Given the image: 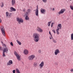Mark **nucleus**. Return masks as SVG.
Returning <instances> with one entry per match:
<instances>
[{
    "label": "nucleus",
    "mask_w": 73,
    "mask_h": 73,
    "mask_svg": "<svg viewBox=\"0 0 73 73\" xmlns=\"http://www.w3.org/2000/svg\"><path fill=\"white\" fill-rule=\"evenodd\" d=\"M35 55H32L29 56V60H33L35 58Z\"/></svg>",
    "instance_id": "nucleus-6"
},
{
    "label": "nucleus",
    "mask_w": 73,
    "mask_h": 73,
    "mask_svg": "<svg viewBox=\"0 0 73 73\" xmlns=\"http://www.w3.org/2000/svg\"><path fill=\"white\" fill-rule=\"evenodd\" d=\"M15 0H12L11 1V3L12 5H14V4H15Z\"/></svg>",
    "instance_id": "nucleus-18"
},
{
    "label": "nucleus",
    "mask_w": 73,
    "mask_h": 73,
    "mask_svg": "<svg viewBox=\"0 0 73 73\" xmlns=\"http://www.w3.org/2000/svg\"><path fill=\"white\" fill-rule=\"evenodd\" d=\"M54 8H53L52 9V10H53V11H54Z\"/></svg>",
    "instance_id": "nucleus-43"
},
{
    "label": "nucleus",
    "mask_w": 73,
    "mask_h": 73,
    "mask_svg": "<svg viewBox=\"0 0 73 73\" xmlns=\"http://www.w3.org/2000/svg\"><path fill=\"white\" fill-rule=\"evenodd\" d=\"M70 1H72V0H70Z\"/></svg>",
    "instance_id": "nucleus-47"
},
{
    "label": "nucleus",
    "mask_w": 73,
    "mask_h": 73,
    "mask_svg": "<svg viewBox=\"0 0 73 73\" xmlns=\"http://www.w3.org/2000/svg\"><path fill=\"white\" fill-rule=\"evenodd\" d=\"M38 0V1H39V0Z\"/></svg>",
    "instance_id": "nucleus-49"
},
{
    "label": "nucleus",
    "mask_w": 73,
    "mask_h": 73,
    "mask_svg": "<svg viewBox=\"0 0 73 73\" xmlns=\"http://www.w3.org/2000/svg\"><path fill=\"white\" fill-rule=\"evenodd\" d=\"M17 42L19 45H21V43L20 42V41L18 40H17Z\"/></svg>",
    "instance_id": "nucleus-22"
},
{
    "label": "nucleus",
    "mask_w": 73,
    "mask_h": 73,
    "mask_svg": "<svg viewBox=\"0 0 73 73\" xmlns=\"http://www.w3.org/2000/svg\"><path fill=\"white\" fill-rule=\"evenodd\" d=\"M52 41L53 42H54V43H56V42H57V41H56V40H55V39H54L53 38V37H52Z\"/></svg>",
    "instance_id": "nucleus-23"
},
{
    "label": "nucleus",
    "mask_w": 73,
    "mask_h": 73,
    "mask_svg": "<svg viewBox=\"0 0 73 73\" xmlns=\"http://www.w3.org/2000/svg\"><path fill=\"white\" fill-rule=\"evenodd\" d=\"M37 8L35 11V15L36 16H38V6H37Z\"/></svg>",
    "instance_id": "nucleus-10"
},
{
    "label": "nucleus",
    "mask_w": 73,
    "mask_h": 73,
    "mask_svg": "<svg viewBox=\"0 0 73 73\" xmlns=\"http://www.w3.org/2000/svg\"><path fill=\"white\" fill-rule=\"evenodd\" d=\"M44 65V62L42 61L39 64V67L40 69H42Z\"/></svg>",
    "instance_id": "nucleus-7"
},
{
    "label": "nucleus",
    "mask_w": 73,
    "mask_h": 73,
    "mask_svg": "<svg viewBox=\"0 0 73 73\" xmlns=\"http://www.w3.org/2000/svg\"><path fill=\"white\" fill-rule=\"evenodd\" d=\"M16 72L17 73H20V72L18 68L16 69Z\"/></svg>",
    "instance_id": "nucleus-24"
},
{
    "label": "nucleus",
    "mask_w": 73,
    "mask_h": 73,
    "mask_svg": "<svg viewBox=\"0 0 73 73\" xmlns=\"http://www.w3.org/2000/svg\"><path fill=\"white\" fill-rule=\"evenodd\" d=\"M23 12H25V9H24L23 10Z\"/></svg>",
    "instance_id": "nucleus-40"
},
{
    "label": "nucleus",
    "mask_w": 73,
    "mask_h": 73,
    "mask_svg": "<svg viewBox=\"0 0 73 73\" xmlns=\"http://www.w3.org/2000/svg\"><path fill=\"white\" fill-rule=\"evenodd\" d=\"M3 57H5V52H3Z\"/></svg>",
    "instance_id": "nucleus-29"
},
{
    "label": "nucleus",
    "mask_w": 73,
    "mask_h": 73,
    "mask_svg": "<svg viewBox=\"0 0 73 73\" xmlns=\"http://www.w3.org/2000/svg\"><path fill=\"white\" fill-rule=\"evenodd\" d=\"M62 29V26L61 25V24H59L58 25V27L57 29Z\"/></svg>",
    "instance_id": "nucleus-13"
},
{
    "label": "nucleus",
    "mask_w": 73,
    "mask_h": 73,
    "mask_svg": "<svg viewBox=\"0 0 73 73\" xmlns=\"http://www.w3.org/2000/svg\"><path fill=\"white\" fill-rule=\"evenodd\" d=\"M16 20L18 22L19 24H21V23H24V20L23 19L19 18V17L17 18Z\"/></svg>",
    "instance_id": "nucleus-2"
},
{
    "label": "nucleus",
    "mask_w": 73,
    "mask_h": 73,
    "mask_svg": "<svg viewBox=\"0 0 73 73\" xmlns=\"http://www.w3.org/2000/svg\"><path fill=\"white\" fill-rule=\"evenodd\" d=\"M31 9H29L27 10V11L26 12V15H28L29 13L31 12Z\"/></svg>",
    "instance_id": "nucleus-16"
},
{
    "label": "nucleus",
    "mask_w": 73,
    "mask_h": 73,
    "mask_svg": "<svg viewBox=\"0 0 73 73\" xmlns=\"http://www.w3.org/2000/svg\"><path fill=\"white\" fill-rule=\"evenodd\" d=\"M40 12L42 14H45V12H46V10L45 9H40Z\"/></svg>",
    "instance_id": "nucleus-11"
},
{
    "label": "nucleus",
    "mask_w": 73,
    "mask_h": 73,
    "mask_svg": "<svg viewBox=\"0 0 73 73\" xmlns=\"http://www.w3.org/2000/svg\"><path fill=\"white\" fill-rule=\"evenodd\" d=\"M0 23H1V19L0 18Z\"/></svg>",
    "instance_id": "nucleus-41"
},
{
    "label": "nucleus",
    "mask_w": 73,
    "mask_h": 73,
    "mask_svg": "<svg viewBox=\"0 0 73 73\" xmlns=\"http://www.w3.org/2000/svg\"><path fill=\"white\" fill-rule=\"evenodd\" d=\"M14 54L15 56H16L17 60H18V61H20L21 60V58H20V56L17 54V53L16 51L14 52Z\"/></svg>",
    "instance_id": "nucleus-4"
},
{
    "label": "nucleus",
    "mask_w": 73,
    "mask_h": 73,
    "mask_svg": "<svg viewBox=\"0 0 73 73\" xmlns=\"http://www.w3.org/2000/svg\"><path fill=\"white\" fill-rule=\"evenodd\" d=\"M1 29L2 32V33L4 36H5V30H4V28L3 26L1 27Z\"/></svg>",
    "instance_id": "nucleus-3"
},
{
    "label": "nucleus",
    "mask_w": 73,
    "mask_h": 73,
    "mask_svg": "<svg viewBox=\"0 0 73 73\" xmlns=\"http://www.w3.org/2000/svg\"><path fill=\"white\" fill-rule=\"evenodd\" d=\"M13 64V62L12 60H10L9 61V62H7V65H11Z\"/></svg>",
    "instance_id": "nucleus-12"
},
{
    "label": "nucleus",
    "mask_w": 73,
    "mask_h": 73,
    "mask_svg": "<svg viewBox=\"0 0 73 73\" xmlns=\"http://www.w3.org/2000/svg\"><path fill=\"white\" fill-rule=\"evenodd\" d=\"M34 67H35L36 68H37V63L36 62H35L34 63Z\"/></svg>",
    "instance_id": "nucleus-20"
},
{
    "label": "nucleus",
    "mask_w": 73,
    "mask_h": 73,
    "mask_svg": "<svg viewBox=\"0 0 73 73\" xmlns=\"http://www.w3.org/2000/svg\"><path fill=\"white\" fill-rule=\"evenodd\" d=\"M3 46H5V47H6V45H5V44H3Z\"/></svg>",
    "instance_id": "nucleus-38"
},
{
    "label": "nucleus",
    "mask_w": 73,
    "mask_h": 73,
    "mask_svg": "<svg viewBox=\"0 0 73 73\" xmlns=\"http://www.w3.org/2000/svg\"><path fill=\"white\" fill-rule=\"evenodd\" d=\"M60 53V51L58 49H56L55 50L54 52V54L55 56H57L58 53Z\"/></svg>",
    "instance_id": "nucleus-8"
},
{
    "label": "nucleus",
    "mask_w": 73,
    "mask_h": 73,
    "mask_svg": "<svg viewBox=\"0 0 73 73\" xmlns=\"http://www.w3.org/2000/svg\"><path fill=\"white\" fill-rule=\"evenodd\" d=\"M33 37L34 38V40L35 42H38L40 39L39 37H40V35L37 33H35L33 34Z\"/></svg>",
    "instance_id": "nucleus-1"
},
{
    "label": "nucleus",
    "mask_w": 73,
    "mask_h": 73,
    "mask_svg": "<svg viewBox=\"0 0 73 73\" xmlns=\"http://www.w3.org/2000/svg\"><path fill=\"white\" fill-rule=\"evenodd\" d=\"M41 50H38L39 53H41Z\"/></svg>",
    "instance_id": "nucleus-39"
},
{
    "label": "nucleus",
    "mask_w": 73,
    "mask_h": 73,
    "mask_svg": "<svg viewBox=\"0 0 73 73\" xmlns=\"http://www.w3.org/2000/svg\"><path fill=\"white\" fill-rule=\"evenodd\" d=\"M49 38L50 39V40H52V38L51 37H50Z\"/></svg>",
    "instance_id": "nucleus-42"
},
{
    "label": "nucleus",
    "mask_w": 73,
    "mask_h": 73,
    "mask_svg": "<svg viewBox=\"0 0 73 73\" xmlns=\"http://www.w3.org/2000/svg\"><path fill=\"white\" fill-rule=\"evenodd\" d=\"M71 40H73V33L71 35Z\"/></svg>",
    "instance_id": "nucleus-25"
},
{
    "label": "nucleus",
    "mask_w": 73,
    "mask_h": 73,
    "mask_svg": "<svg viewBox=\"0 0 73 73\" xmlns=\"http://www.w3.org/2000/svg\"><path fill=\"white\" fill-rule=\"evenodd\" d=\"M0 50H1V47L0 46Z\"/></svg>",
    "instance_id": "nucleus-44"
},
{
    "label": "nucleus",
    "mask_w": 73,
    "mask_h": 73,
    "mask_svg": "<svg viewBox=\"0 0 73 73\" xmlns=\"http://www.w3.org/2000/svg\"><path fill=\"white\" fill-rule=\"evenodd\" d=\"M50 9H51L52 10V8H50Z\"/></svg>",
    "instance_id": "nucleus-45"
},
{
    "label": "nucleus",
    "mask_w": 73,
    "mask_h": 73,
    "mask_svg": "<svg viewBox=\"0 0 73 73\" xmlns=\"http://www.w3.org/2000/svg\"><path fill=\"white\" fill-rule=\"evenodd\" d=\"M54 24V23H51V28H52V27H53V26Z\"/></svg>",
    "instance_id": "nucleus-34"
},
{
    "label": "nucleus",
    "mask_w": 73,
    "mask_h": 73,
    "mask_svg": "<svg viewBox=\"0 0 73 73\" xmlns=\"http://www.w3.org/2000/svg\"><path fill=\"white\" fill-rule=\"evenodd\" d=\"M60 29H57L56 30V33L57 34V35H59V34H60V32H59V31H58Z\"/></svg>",
    "instance_id": "nucleus-21"
},
{
    "label": "nucleus",
    "mask_w": 73,
    "mask_h": 73,
    "mask_svg": "<svg viewBox=\"0 0 73 73\" xmlns=\"http://www.w3.org/2000/svg\"><path fill=\"white\" fill-rule=\"evenodd\" d=\"M70 7L71 9L73 10V6H70Z\"/></svg>",
    "instance_id": "nucleus-31"
},
{
    "label": "nucleus",
    "mask_w": 73,
    "mask_h": 73,
    "mask_svg": "<svg viewBox=\"0 0 73 73\" xmlns=\"http://www.w3.org/2000/svg\"><path fill=\"white\" fill-rule=\"evenodd\" d=\"M24 53L25 54H28V51L27 49H25L24 51Z\"/></svg>",
    "instance_id": "nucleus-15"
},
{
    "label": "nucleus",
    "mask_w": 73,
    "mask_h": 73,
    "mask_svg": "<svg viewBox=\"0 0 73 73\" xmlns=\"http://www.w3.org/2000/svg\"><path fill=\"white\" fill-rule=\"evenodd\" d=\"M4 7V3H2V5L1 6V7Z\"/></svg>",
    "instance_id": "nucleus-35"
},
{
    "label": "nucleus",
    "mask_w": 73,
    "mask_h": 73,
    "mask_svg": "<svg viewBox=\"0 0 73 73\" xmlns=\"http://www.w3.org/2000/svg\"><path fill=\"white\" fill-rule=\"evenodd\" d=\"M10 9L12 11H14V12H15V11H16V9H15L13 7H11Z\"/></svg>",
    "instance_id": "nucleus-17"
},
{
    "label": "nucleus",
    "mask_w": 73,
    "mask_h": 73,
    "mask_svg": "<svg viewBox=\"0 0 73 73\" xmlns=\"http://www.w3.org/2000/svg\"><path fill=\"white\" fill-rule=\"evenodd\" d=\"M12 15V13H9L8 15V17H11V15Z\"/></svg>",
    "instance_id": "nucleus-28"
},
{
    "label": "nucleus",
    "mask_w": 73,
    "mask_h": 73,
    "mask_svg": "<svg viewBox=\"0 0 73 73\" xmlns=\"http://www.w3.org/2000/svg\"><path fill=\"white\" fill-rule=\"evenodd\" d=\"M49 34L50 35L51 37L52 38V37H53L52 36V34H51V33H50V31L49 32Z\"/></svg>",
    "instance_id": "nucleus-33"
},
{
    "label": "nucleus",
    "mask_w": 73,
    "mask_h": 73,
    "mask_svg": "<svg viewBox=\"0 0 73 73\" xmlns=\"http://www.w3.org/2000/svg\"><path fill=\"white\" fill-rule=\"evenodd\" d=\"M51 23V22H49L48 23V27H50V23Z\"/></svg>",
    "instance_id": "nucleus-27"
},
{
    "label": "nucleus",
    "mask_w": 73,
    "mask_h": 73,
    "mask_svg": "<svg viewBox=\"0 0 73 73\" xmlns=\"http://www.w3.org/2000/svg\"><path fill=\"white\" fill-rule=\"evenodd\" d=\"M10 44L11 45V46H13V43L12 42H11Z\"/></svg>",
    "instance_id": "nucleus-36"
},
{
    "label": "nucleus",
    "mask_w": 73,
    "mask_h": 73,
    "mask_svg": "<svg viewBox=\"0 0 73 73\" xmlns=\"http://www.w3.org/2000/svg\"><path fill=\"white\" fill-rule=\"evenodd\" d=\"M8 51V48L6 47L5 48L3 51V52H7Z\"/></svg>",
    "instance_id": "nucleus-14"
},
{
    "label": "nucleus",
    "mask_w": 73,
    "mask_h": 73,
    "mask_svg": "<svg viewBox=\"0 0 73 73\" xmlns=\"http://www.w3.org/2000/svg\"><path fill=\"white\" fill-rule=\"evenodd\" d=\"M42 1L44 2V3H46L47 2V0H42Z\"/></svg>",
    "instance_id": "nucleus-30"
},
{
    "label": "nucleus",
    "mask_w": 73,
    "mask_h": 73,
    "mask_svg": "<svg viewBox=\"0 0 73 73\" xmlns=\"http://www.w3.org/2000/svg\"><path fill=\"white\" fill-rule=\"evenodd\" d=\"M25 19L26 20H29V18L28 15H27L26 16Z\"/></svg>",
    "instance_id": "nucleus-19"
},
{
    "label": "nucleus",
    "mask_w": 73,
    "mask_h": 73,
    "mask_svg": "<svg viewBox=\"0 0 73 73\" xmlns=\"http://www.w3.org/2000/svg\"><path fill=\"white\" fill-rule=\"evenodd\" d=\"M9 14V13L8 12H7L6 13V17H8V14Z\"/></svg>",
    "instance_id": "nucleus-26"
},
{
    "label": "nucleus",
    "mask_w": 73,
    "mask_h": 73,
    "mask_svg": "<svg viewBox=\"0 0 73 73\" xmlns=\"http://www.w3.org/2000/svg\"><path fill=\"white\" fill-rule=\"evenodd\" d=\"M10 11V12H11V11Z\"/></svg>",
    "instance_id": "nucleus-48"
},
{
    "label": "nucleus",
    "mask_w": 73,
    "mask_h": 73,
    "mask_svg": "<svg viewBox=\"0 0 73 73\" xmlns=\"http://www.w3.org/2000/svg\"><path fill=\"white\" fill-rule=\"evenodd\" d=\"M0 6H1L0 4Z\"/></svg>",
    "instance_id": "nucleus-50"
},
{
    "label": "nucleus",
    "mask_w": 73,
    "mask_h": 73,
    "mask_svg": "<svg viewBox=\"0 0 73 73\" xmlns=\"http://www.w3.org/2000/svg\"><path fill=\"white\" fill-rule=\"evenodd\" d=\"M65 11H66V9H62L60 10L59 12H58V14L59 15H61V14H63Z\"/></svg>",
    "instance_id": "nucleus-5"
},
{
    "label": "nucleus",
    "mask_w": 73,
    "mask_h": 73,
    "mask_svg": "<svg viewBox=\"0 0 73 73\" xmlns=\"http://www.w3.org/2000/svg\"><path fill=\"white\" fill-rule=\"evenodd\" d=\"M36 30L38 32H40V33H42V32H43L42 29L40 27H37V28L36 29Z\"/></svg>",
    "instance_id": "nucleus-9"
},
{
    "label": "nucleus",
    "mask_w": 73,
    "mask_h": 73,
    "mask_svg": "<svg viewBox=\"0 0 73 73\" xmlns=\"http://www.w3.org/2000/svg\"><path fill=\"white\" fill-rule=\"evenodd\" d=\"M15 72H16V70H13V73H15Z\"/></svg>",
    "instance_id": "nucleus-37"
},
{
    "label": "nucleus",
    "mask_w": 73,
    "mask_h": 73,
    "mask_svg": "<svg viewBox=\"0 0 73 73\" xmlns=\"http://www.w3.org/2000/svg\"><path fill=\"white\" fill-rule=\"evenodd\" d=\"M52 32L55 34L56 33V31H55V30H52Z\"/></svg>",
    "instance_id": "nucleus-32"
},
{
    "label": "nucleus",
    "mask_w": 73,
    "mask_h": 73,
    "mask_svg": "<svg viewBox=\"0 0 73 73\" xmlns=\"http://www.w3.org/2000/svg\"><path fill=\"white\" fill-rule=\"evenodd\" d=\"M22 1H23L24 0H21Z\"/></svg>",
    "instance_id": "nucleus-46"
}]
</instances>
